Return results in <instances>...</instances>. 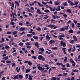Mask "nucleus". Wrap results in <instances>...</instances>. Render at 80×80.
<instances>
[{
	"label": "nucleus",
	"mask_w": 80,
	"mask_h": 80,
	"mask_svg": "<svg viewBox=\"0 0 80 80\" xmlns=\"http://www.w3.org/2000/svg\"><path fill=\"white\" fill-rule=\"evenodd\" d=\"M25 77H26V78H25L26 79H27V78H28V74H26Z\"/></svg>",
	"instance_id": "41"
},
{
	"label": "nucleus",
	"mask_w": 80,
	"mask_h": 80,
	"mask_svg": "<svg viewBox=\"0 0 80 80\" xmlns=\"http://www.w3.org/2000/svg\"><path fill=\"white\" fill-rule=\"evenodd\" d=\"M68 75V73H63L62 76V77H67V75Z\"/></svg>",
	"instance_id": "17"
},
{
	"label": "nucleus",
	"mask_w": 80,
	"mask_h": 80,
	"mask_svg": "<svg viewBox=\"0 0 80 80\" xmlns=\"http://www.w3.org/2000/svg\"><path fill=\"white\" fill-rule=\"evenodd\" d=\"M10 23L11 25H15V22H11Z\"/></svg>",
	"instance_id": "63"
},
{
	"label": "nucleus",
	"mask_w": 80,
	"mask_h": 80,
	"mask_svg": "<svg viewBox=\"0 0 80 80\" xmlns=\"http://www.w3.org/2000/svg\"><path fill=\"white\" fill-rule=\"evenodd\" d=\"M62 63L61 62H57L56 63V65H62Z\"/></svg>",
	"instance_id": "35"
},
{
	"label": "nucleus",
	"mask_w": 80,
	"mask_h": 80,
	"mask_svg": "<svg viewBox=\"0 0 80 80\" xmlns=\"http://www.w3.org/2000/svg\"><path fill=\"white\" fill-rule=\"evenodd\" d=\"M71 25L72 28H74V27H75V25H74V24L72 23Z\"/></svg>",
	"instance_id": "49"
},
{
	"label": "nucleus",
	"mask_w": 80,
	"mask_h": 80,
	"mask_svg": "<svg viewBox=\"0 0 80 80\" xmlns=\"http://www.w3.org/2000/svg\"><path fill=\"white\" fill-rule=\"evenodd\" d=\"M36 30L39 32H40V31H41V28L39 27L38 28H36Z\"/></svg>",
	"instance_id": "28"
},
{
	"label": "nucleus",
	"mask_w": 80,
	"mask_h": 80,
	"mask_svg": "<svg viewBox=\"0 0 80 80\" xmlns=\"http://www.w3.org/2000/svg\"><path fill=\"white\" fill-rule=\"evenodd\" d=\"M18 77L20 79H23V76L20 74L19 75Z\"/></svg>",
	"instance_id": "20"
},
{
	"label": "nucleus",
	"mask_w": 80,
	"mask_h": 80,
	"mask_svg": "<svg viewBox=\"0 0 80 80\" xmlns=\"http://www.w3.org/2000/svg\"><path fill=\"white\" fill-rule=\"evenodd\" d=\"M72 38H73V40H74V42H77V37H76V36H73L72 37Z\"/></svg>",
	"instance_id": "9"
},
{
	"label": "nucleus",
	"mask_w": 80,
	"mask_h": 80,
	"mask_svg": "<svg viewBox=\"0 0 80 80\" xmlns=\"http://www.w3.org/2000/svg\"><path fill=\"white\" fill-rule=\"evenodd\" d=\"M72 22V21L71 20H69L68 22H67V23L68 24V25L69 24V23H71Z\"/></svg>",
	"instance_id": "59"
},
{
	"label": "nucleus",
	"mask_w": 80,
	"mask_h": 80,
	"mask_svg": "<svg viewBox=\"0 0 80 80\" xmlns=\"http://www.w3.org/2000/svg\"><path fill=\"white\" fill-rule=\"evenodd\" d=\"M37 13H38V14H41L42 13V12H41V11H40V9H38L37 11Z\"/></svg>",
	"instance_id": "12"
},
{
	"label": "nucleus",
	"mask_w": 80,
	"mask_h": 80,
	"mask_svg": "<svg viewBox=\"0 0 80 80\" xmlns=\"http://www.w3.org/2000/svg\"><path fill=\"white\" fill-rule=\"evenodd\" d=\"M5 48L6 49H7V48H10V47L9 46L7 45L5 46Z\"/></svg>",
	"instance_id": "47"
},
{
	"label": "nucleus",
	"mask_w": 80,
	"mask_h": 80,
	"mask_svg": "<svg viewBox=\"0 0 80 80\" xmlns=\"http://www.w3.org/2000/svg\"><path fill=\"white\" fill-rule=\"evenodd\" d=\"M17 55V52H15L12 55L13 57H16Z\"/></svg>",
	"instance_id": "36"
},
{
	"label": "nucleus",
	"mask_w": 80,
	"mask_h": 80,
	"mask_svg": "<svg viewBox=\"0 0 80 80\" xmlns=\"http://www.w3.org/2000/svg\"><path fill=\"white\" fill-rule=\"evenodd\" d=\"M44 12H45V13H49V12H50V11L48 9H45L44 10Z\"/></svg>",
	"instance_id": "26"
},
{
	"label": "nucleus",
	"mask_w": 80,
	"mask_h": 80,
	"mask_svg": "<svg viewBox=\"0 0 80 80\" xmlns=\"http://www.w3.org/2000/svg\"><path fill=\"white\" fill-rule=\"evenodd\" d=\"M59 4V2H56L55 3V5H58Z\"/></svg>",
	"instance_id": "46"
},
{
	"label": "nucleus",
	"mask_w": 80,
	"mask_h": 80,
	"mask_svg": "<svg viewBox=\"0 0 80 80\" xmlns=\"http://www.w3.org/2000/svg\"><path fill=\"white\" fill-rule=\"evenodd\" d=\"M18 75H16L13 78L14 80H16V79H18Z\"/></svg>",
	"instance_id": "11"
},
{
	"label": "nucleus",
	"mask_w": 80,
	"mask_h": 80,
	"mask_svg": "<svg viewBox=\"0 0 80 80\" xmlns=\"http://www.w3.org/2000/svg\"><path fill=\"white\" fill-rule=\"evenodd\" d=\"M68 32L70 33H72L73 32V30L72 29H71L68 31Z\"/></svg>",
	"instance_id": "22"
},
{
	"label": "nucleus",
	"mask_w": 80,
	"mask_h": 80,
	"mask_svg": "<svg viewBox=\"0 0 80 80\" xmlns=\"http://www.w3.org/2000/svg\"><path fill=\"white\" fill-rule=\"evenodd\" d=\"M65 59H64V62H67V57L66 56L64 57Z\"/></svg>",
	"instance_id": "30"
},
{
	"label": "nucleus",
	"mask_w": 80,
	"mask_h": 80,
	"mask_svg": "<svg viewBox=\"0 0 80 80\" xmlns=\"http://www.w3.org/2000/svg\"><path fill=\"white\" fill-rule=\"evenodd\" d=\"M4 41V38H2V40L0 41V43H2V42H3Z\"/></svg>",
	"instance_id": "43"
},
{
	"label": "nucleus",
	"mask_w": 80,
	"mask_h": 80,
	"mask_svg": "<svg viewBox=\"0 0 80 80\" xmlns=\"http://www.w3.org/2000/svg\"><path fill=\"white\" fill-rule=\"evenodd\" d=\"M65 30V28H62L60 29V31L61 32H63V31H64Z\"/></svg>",
	"instance_id": "34"
},
{
	"label": "nucleus",
	"mask_w": 80,
	"mask_h": 80,
	"mask_svg": "<svg viewBox=\"0 0 80 80\" xmlns=\"http://www.w3.org/2000/svg\"><path fill=\"white\" fill-rule=\"evenodd\" d=\"M28 64L30 66H31V65H32V63L30 61H28Z\"/></svg>",
	"instance_id": "37"
},
{
	"label": "nucleus",
	"mask_w": 80,
	"mask_h": 80,
	"mask_svg": "<svg viewBox=\"0 0 80 80\" xmlns=\"http://www.w3.org/2000/svg\"><path fill=\"white\" fill-rule=\"evenodd\" d=\"M11 7H13V8H14V3H13V2H12L11 3Z\"/></svg>",
	"instance_id": "45"
},
{
	"label": "nucleus",
	"mask_w": 80,
	"mask_h": 80,
	"mask_svg": "<svg viewBox=\"0 0 80 80\" xmlns=\"http://www.w3.org/2000/svg\"><path fill=\"white\" fill-rule=\"evenodd\" d=\"M68 3H69V4H70L71 6H73V5H74V4L73 2H72V1L68 0Z\"/></svg>",
	"instance_id": "6"
},
{
	"label": "nucleus",
	"mask_w": 80,
	"mask_h": 80,
	"mask_svg": "<svg viewBox=\"0 0 80 80\" xmlns=\"http://www.w3.org/2000/svg\"><path fill=\"white\" fill-rule=\"evenodd\" d=\"M44 67H47L46 68V70H48V69H49V68L48 67V65L46 64L44 65Z\"/></svg>",
	"instance_id": "24"
},
{
	"label": "nucleus",
	"mask_w": 80,
	"mask_h": 80,
	"mask_svg": "<svg viewBox=\"0 0 80 80\" xmlns=\"http://www.w3.org/2000/svg\"><path fill=\"white\" fill-rule=\"evenodd\" d=\"M38 60H42V61H43V62L45 61V58H43L42 56L41 55H39L38 57Z\"/></svg>",
	"instance_id": "2"
},
{
	"label": "nucleus",
	"mask_w": 80,
	"mask_h": 80,
	"mask_svg": "<svg viewBox=\"0 0 80 80\" xmlns=\"http://www.w3.org/2000/svg\"><path fill=\"white\" fill-rule=\"evenodd\" d=\"M46 27H49V28H51V29H52V28H53V29H56V28H57V26H55V25L54 24H46Z\"/></svg>",
	"instance_id": "1"
},
{
	"label": "nucleus",
	"mask_w": 80,
	"mask_h": 80,
	"mask_svg": "<svg viewBox=\"0 0 80 80\" xmlns=\"http://www.w3.org/2000/svg\"><path fill=\"white\" fill-rule=\"evenodd\" d=\"M15 3L16 4L17 7H19V2H18V1H15Z\"/></svg>",
	"instance_id": "16"
},
{
	"label": "nucleus",
	"mask_w": 80,
	"mask_h": 80,
	"mask_svg": "<svg viewBox=\"0 0 80 80\" xmlns=\"http://www.w3.org/2000/svg\"><path fill=\"white\" fill-rule=\"evenodd\" d=\"M65 37V35H60L59 36V37Z\"/></svg>",
	"instance_id": "52"
},
{
	"label": "nucleus",
	"mask_w": 80,
	"mask_h": 80,
	"mask_svg": "<svg viewBox=\"0 0 80 80\" xmlns=\"http://www.w3.org/2000/svg\"><path fill=\"white\" fill-rule=\"evenodd\" d=\"M11 63V61H10L7 60L6 61V63Z\"/></svg>",
	"instance_id": "51"
},
{
	"label": "nucleus",
	"mask_w": 80,
	"mask_h": 80,
	"mask_svg": "<svg viewBox=\"0 0 80 80\" xmlns=\"http://www.w3.org/2000/svg\"><path fill=\"white\" fill-rule=\"evenodd\" d=\"M25 31H23L22 33H20V35H23V34H25Z\"/></svg>",
	"instance_id": "56"
},
{
	"label": "nucleus",
	"mask_w": 80,
	"mask_h": 80,
	"mask_svg": "<svg viewBox=\"0 0 80 80\" xmlns=\"http://www.w3.org/2000/svg\"><path fill=\"white\" fill-rule=\"evenodd\" d=\"M7 34H12V33L11 32H8L7 33Z\"/></svg>",
	"instance_id": "60"
},
{
	"label": "nucleus",
	"mask_w": 80,
	"mask_h": 80,
	"mask_svg": "<svg viewBox=\"0 0 80 80\" xmlns=\"http://www.w3.org/2000/svg\"><path fill=\"white\" fill-rule=\"evenodd\" d=\"M32 34H27V36H28V37H31L32 36Z\"/></svg>",
	"instance_id": "55"
},
{
	"label": "nucleus",
	"mask_w": 80,
	"mask_h": 80,
	"mask_svg": "<svg viewBox=\"0 0 80 80\" xmlns=\"http://www.w3.org/2000/svg\"><path fill=\"white\" fill-rule=\"evenodd\" d=\"M58 38L59 39V40H63V38H62L61 37H59V36L58 37Z\"/></svg>",
	"instance_id": "61"
},
{
	"label": "nucleus",
	"mask_w": 80,
	"mask_h": 80,
	"mask_svg": "<svg viewBox=\"0 0 80 80\" xmlns=\"http://www.w3.org/2000/svg\"><path fill=\"white\" fill-rule=\"evenodd\" d=\"M38 4L39 5V7H44V5H42L40 3V2H38Z\"/></svg>",
	"instance_id": "25"
},
{
	"label": "nucleus",
	"mask_w": 80,
	"mask_h": 80,
	"mask_svg": "<svg viewBox=\"0 0 80 80\" xmlns=\"http://www.w3.org/2000/svg\"><path fill=\"white\" fill-rule=\"evenodd\" d=\"M67 2H65L64 3H62V5H64L65 7H67L68 5L67 4Z\"/></svg>",
	"instance_id": "19"
},
{
	"label": "nucleus",
	"mask_w": 80,
	"mask_h": 80,
	"mask_svg": "<svg viewBox=\"0 0 80 80\" xmlns=\"http://www.w3.org/2000/svg\"><path fill=\"white\" fill-rule=\"evenodd\" d=\"M69 62H70V63H71L72 64H73V63L74 62H74V61L72 60V58H71L69 60Z\"/></svg>",
	"instance_id": "15"
},
{
	"label": "nucleus",
	"mask_w": 80,
	"mask_h": 80,
	"mask_svg": "<svg viewBox=\"0 0 80 80\" xmlns=\"http://www.w3.org/2000/svg\"><path fill=\"white\" fill-rule=\"evenodd\" d=\"M48 16H46L44 17V20H46V19H47V18H48Z\"/></svg>",
	"instance_id": "50"
},
{
	"label": "nucleus",
	"mask_w": 80,
	"mask_h": 80,
	"mask_svg": "<svg viewBox=\"0 0 80 80\" xmlns=\"http://www.w3.org/2000/svg\"><path fill=\"white\" fill-rule=\"evenodd\" d=\"M34 45L37 47V48H39V46H38V42H36L35 43Z\"/></svg>",
	"instance_id": "14"
},
{
	"label": "nucleus",
	"mask_w": 80,
	"mask_h": 80,
	"mask_svg": "<svg viewBox=\"0 0 80 80\" xmlns=\"http://www.w3.org/2000/svg\"><path fill=\"white\" fill-rule=\"evenodd\" d=\"M52 50H57V48L56 47H54L52 48Z\"/></svg>",
	"instance_id": "58"
},
{
	"label": "nucleus",
	"mask_w": 80,
	"mask_h": 80,
	"mask_svg": "<svg viewBox=\"0 0 80 80\" xmlns=\"http://www.w3.org/2000/svg\"><path fill=\"white\" fill-rule=\"evenodd\" d=\"M19 30L20 31H25V30H27V29H25V28L21 27V28L19 29Z\"/></svg>",
	"instance_id": "10"
},
{
	"label": "nucleus",
	"mask_w": 80,
	"mask_h": 80,
	"mask_svg": "<svg viewBox=\"0 0 80 80\" xmlns=\"http://www.w3.org/2000/svg\"><path fill=\"white\" fill-rule=\"evenodd\" d=\"M19 45L22 47V46H23V42H21L19 44Z\"/></svg>",
	"instance_id": "39"
},
{
	"label": "nucleus",
	"mask_w": 80,
	"mask_h": 80,
	"mask_svg": "<svg viewBox=\"0 0 80 80\" xmlns=\"http://www.w3.org/2000/svg\"><path fill=\"white\" fill-rule=\"evenodd\" d=\"M46 40H48V41H49L51 37L48 36V34H47V36H46Z\"/></svg>",
	"instance_id": "7"
},
{
	"label": "nucleus",
	"mask_w": 80,
	"mask_h": 80,
	"mask_svg": "<svg viewBox=\"0 0 80 80\" xmlns=\"http://www.w3.org/2000/svg\"><path fill=\"white\" fill-rule=\"evenodd\" d=\"M49 43L50 44H52V43H55V41L53 40H50Z\"/></svg>",
	"instance_id": "8"
},
{
	"label": "nucleus",
	"mask_w": 80,
	"mask_h": 80,
	"mask_svg": "<svg viewBox=\"0 0 80 80\" xmlns=\"http://www.w3.org/2000/svg\"><path fill=\"white\" fill-rule=\"evenodd\" d=\"M33 38L36 40H38V36H33Z\"/></svg>",
	"instance_id": "18"
},
{
	"label": "nucleus",
	"mask_w": 80,
	"mask_h": 80,
	"mask_svg": "<svg viewBox=\"0 0 80 80\" xmlns=\"http://www.w3.org/2000/svg\"><path fill=\"white\" fill-rule=\"evenodd\" d=\"M43 39V37H41V38H40V41H42Z\"/></svg>",
	"instance_id": "62"
},
{
	"label": "nucleus",
	"mask_w": 80,
	"mask_h": 80,
	"mask_svg": "<svg viewBox=\"0 0 80 80\" xmlns=\"http://www.w3.org/2000/svg\"><path fill=\"white\" fill-rule=\"evenodd\" d=\"M73 49L72 50V52H74L75 51V49H76L75 47H73Z\"/></svg>",
	"instance_id": "44"
},
{
	"label": "nucleus",
	"mask_w": 80,
	"mask_h": 80,
	"mask_svg": "<svg viewBox=\"0 0 80 80\" xmlns=\"http://www.w3.org/2000/svg\"><path fill=\"white\" fill-rule=\"evenodd\" d=\"M60 6H59L57 8L58 9H56V11H60L61 10V9H60Z\"/></svg>",
	"instance_id": "13"
},
{
	"label": "nucleus",
	"mask_w": 80,
	"mask_h": 80,
	"mask_svg": "<svg viewBox=\"0 0 80 80\" xmlns=\"http://www.w3.org/2000/svg\"><path fill=\"white\" fill-rule=\"evenodd\" d=\"M67 67H70V64L68 63H67Z\"/></svg>",
	"instance_id": "57"
},
{
	"label": "nucleus",
	"mask_w": 80,
	"mask_h": 80,
	"mask_svg": "<svg viewBox=\"0 0 80 80\" xmlns=\"http://www.w3.org/2000/svg\"><path fill=\"white\" fill-rule=\"evenodd\" d=\"M12 67H15V63H12Z\"/></svg>",
	"instance_id": "48"
},
{
	"label": "nucleus",
	"mask_w": 80,
	"mask_h": 80,
	"mask_svg": "<svg viewBox=\"0 0 80 80\" xmlns=\"http://www.w3.org/2000/svg\"><path fill=\"white\" fill-rule=\"evenodd\" d=\"M70 43H72V44L74 43V40H72L71 41Z\"/></svg>",
	"instance_id": "54"
},
{
	"label": "nucleus",
	"mask_w": 80,
	"mask_h": 80,
	"mask_svg": "<svg viewBox=\"0 0 80 80\" xmlns=\"http://www.w3.org/2000/svg\"><path fill=\"white\" fill-rule=\"evenodd\" d=\"M8 56H7L6 57H4L3 58V59L5 60H8Z\"/></svg>",
	"instance_id": "23"
},
{
	"label": "nucleus",
	"mask_w": 80,
	"mask_h": 80,
	"mask_svg": "<svg viewBox=\"0 0 80 80\" xmlns=\"http://www.w3.org/2000/svg\"><path fill=\"white\" fill-rule=\"evenodd\" d=\"M32 58L34 59V60H36L37 59V57L35 56H32Z\"/></svg>",
	"instance_id": "32"
},
{
	"label": "nucleus",
	"mask_w": 80,
	"mask_h": 80,
	"mask_svg": "<svg viewBox=\"0 0 80 80\" xmlns=\"http://www.w3.org/2000/svg\"><path fill=\"white\" fill-rule=\"evenodd\" d=\"M67 12L68 13H71L72 12L71 11V10L70 9H68L67 11Z\"/></svg>",
	"instance_id": "40"
},
{
	"label": "nucleus",
	"mask_w": 80,
	"mask_h": 80,
	"mask_svg": "<svg viewBox=\"0 0 80 80\" xmlns=\"http://www.w3.org/2000/svg\"><path fill=\"white\" fill-rule=\"evenodd\" d=\"M28 72H30V69L27 68L26 71V73H28Z\"/></svg>",
	"instance_id": "33"
},
{
	"label": "nucleus",
	"mask_w": 80,
	"mask_h": 80,
	"mask_svg": "<svg viewBox=\"0 0 80 80\" xmlns=\"http://www.w3.org/2000/svg\"><path fill=\"white\" fill-rule=\"evenodd\" d=\"M78 2H76L74 3V5H78Z\"/></svg>",
	"instance_id": "53"
},
{
	"label": "nucleus",
	"mask_w": 80,
	"mask_h": 80,
	"mask_svg": "<svg viewBox=\"0 0 80 80\" xmlns=\"http://www.w3.org/2000/svg\"><path fill=\"white\" fill-rule=\"evenodd\" d=\"M51 80H57V78L55 77H53L51 79Z\"/></svg>",
	"instance_id": "31"
},
{
	"label": "nucleus",
	"mask_w": 80,
	"mask_h": 80,
	"mask_svg": "<svg viewBox=\"0 0 80 80\" xmlns=\"http://www.w3.org/2000/svg\"><path fill=\"white\" fill-rule=\"evenodd\" d=\"M12 33L14 35H17V31L14 32Z\"/></svg>",
	"instance_id": "29"
},
{
	"label": "nucleus",
	"mask_w": 80,
	"mask_h": 80,
	"mask_svg": "<svg viewBox=\"0 0 80 80\" xmlns=\"http://www.w3.org/2000/svg\"><path fill=\"white\" fill-rule=\"evenodd\" d=\"M52 18L53 19H56V18H57L58 19V18H60V16H58L57 15H52Z\"/></svg>",
	"instance_id": "5"
},
{
	"label": "nucleus",
	"mask_w": 80,
	"mask_h": 80,
	"mask_svg": "<svg viewBox=\"0 0 80 80\" xmlns=\"http://www.w3.org/2000/svg\"><path fill=\"white\" fill-rule=\"evenodd\" d=\"M63 16L65 17V18H67V15L66 14L63 15Z\"/></svg>",
	"instance_id": "42"
},
{
	"label": "nucleus",
	"mask_w": 80,
	"mask_h": 80,
	"mask_svg": "<svg viewBox=\"0 0 80 80\" xmlns=\"http://www.w3.org/2000/svg\"><path fill=\"white\" fill-rule=\"evenodd\" d=\"M66 49H67V48H62V50H63V52H66V51L65 50H66Z\"/></svg>",
	"instance_id": "38"
},
{
	"label": "nucleus",
	"mask_w": 80,
	"mask_h": 80,
	"mask_svg": "<svg viewBox=\"0 0 80 80\" xmlns=\"http://www.w3.org/2000/svg\"><path fill=\"white\" fill-rule=\"evenodd\" d=\"M39 50H41V52H44V49H43V48H40L39 49Z\"/></svg>",
	"instance_id": "27"
},
{
	"label": "nucleus",
	"mask_w": 80,
	"mask_h": 80,
	"mask_svg": "<svg viewBox=\"0 0 80 80\" xmlns=\"http://www.w3.org/2000/svg\"><path fill=\"white\" fill-rule=\"evenodd\" d=\"M60 46H62L63 47H66V43L65 42H64L63 41H61L60 42Z\"/></svg>",
	"instance_id": "3"
},
{
	"label": "nucleus",
	"mask_w": 80,
	"mask_h": 80,
	"mask_svg": "<svg viewBox=\"0 0 80 80\" xmlns=\"http://www.w3.org/2000/svg\"><path fill=\"white\" fill-rule=\"evenodd\" d=\"M61 69L62 70H66V68H61Z\"/></svg>",
	"instance_id": "64"
},
{
	"label": "nucleus",
	"mask_w": 80,
	"mask_h": 80,
	"mask_svg": "<svg viewBox=\"0 0 80 80\" xmlns=\"http://www.w3.org/2000/svg\"><path fill=\"white\" fill-rule=\"evenodd\" d=\"M38 68L39 70H41V72H43L45 68H42V67L40 66H38Z\"/></svg>",
	"instance_id": "4"
},
{
	"label": "nucleus",
	"mask_w": 80,
	"mask_h": 80,
	"mask_svg": "<svg viewBox=\"0 0 80 80\" xmlns=\"http://www.w3.org/2000/svg\"><path fill=\"white\" fill-rule=\"evenodd\" d=\"M72 71L73 72H78V70H77V69H72Z\"/></svg>",
	"instance_id": "21"
}]
</instances>
